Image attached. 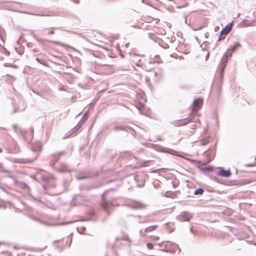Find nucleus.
Masks as SVG:
<instances>
[{"mask_svg":"<svg viewBox=\"0 0 256 256\" xmlns=\"http://www.w3.org/2000/svg\"><path fill=\"white\" fill-rule=\"evenodd\" d=\"M102 202L100 203V206L104 210L106 211L108 214H110V208L118 206L114 200H112L110 201L107 200L104 194H102Z\"/></svg>","mask_w":256,"mask_h":256,"instance_id":"obj_1","label":"nucleus"},{"mask_svg":"<svg viewBox=\"0 0 256 256\" xmlns=\"http://www.w3.org/2000/svg\"><path fill=\"white\" fill-rule=\"evenodd\" d=\"M229 53H230V50H227L226 52L224 54L222 58L220 64V72L219 74L220 76V83L222 84L223 81V77H224V74L223 72L224 70L226 65V64L228 60V58L230 57L229 55Z\"/></svg>","mask_w":256,"mask_h":256,"instance_id":"obj_2","label":"nucleus"},{"mask_svg":"<svg viewBox=\"0 0 256 256\" xmlns=\"http://www.w3.org/2000/svg\"><path fill=\"white\" fill-rule=\"evenodd\" d=\"M202 104V100L201 99H198L194 100L193 105L192 106V112L190 114V116L193 115H196L199 110L200 109Z\"/></svg>","mask_w":256,"mask_h":256,"instance_id":"obj_3","label":"nucleus"},{"mask_svg":"<svg viewBox=\"0 0 256 256\" xmlns=\"http://www.w3.org/2000/svg\"><path fill=\"white\" fill-rule=\"evenodd\" d=\"M232 24H229L226 26L220 32L218 40L220 41L225 38L226 35H227L232 30Z\"/></svg>","mask_w":256,"mask_h":256,"instance_id":"obj_4","label":"nucleus"},{"mask_svg":"<svg viewBox=\"0 0 256 256\" xmlns=\"http://www.w3.org/2000/svg\"><path fill=\"white\" fill-rule=\"evenodd\" d=\"M130 206L131 208L135 209H144L146 206V204L139 202H133Z\"/></svg>","mask_w":256,"mask_h":256,"instance_id":"obj_5","label":"nucleus"},{"mask_svg":"<svg viewBox=\"0 0 256 256\" xmlns=\"http://www.w3.org/2000/svg\"><path fill=\"white\" fill-rule=\"evenodd\" d=\"M231 174V172L230 170H224V169H220L218 172V176L224 178L229 177Z\"/></svg>","mask_w":256,"mask_h":256,"instance_id":"obj_6","label":"nucleus"},{"mask_svg":"<svg viewBox=\"0 0 256 256\" xmlns=\"http://www.w3.org/2000/svg\"><path fill=\"white\" fill-rule=\"evenodd\" d=\"M240 44L237 42L234 45H233L230 49L228 50L230 51V53H229L230 56H231L232 54V52L236 50L238 48H240Z\"/></svg>","mask_w":256,"mask_h":256,"instance_id":"obj_7","label":"nucleus"},{"mask_svg":"<svg viewBox=\"0 0 256 256\" xmlns=\"http://www.w3.org/2000/svg\"><path fill=\"white\" fill-rule=\"evenodd\" d=\"M157 226L156 225L148 226L145 229V232H148L154 230L157 228Z\"/></svg>","mask_w":256,"mask_h":256,"instance_id":"obj_8","label":"nucleus"},{"mask_svg":"<svg viewBox=\"0 0 256 256\" xmlns=\"http://www.w3.org/2000/svg\"><path fill=\"white\" fill-rule=\"evenodd\" d=\"M181 217L183 220L188 221L190 219V216L186 214H184L181 215Z\"/></svg>","mask_w":256,"mask_h":256,"instance_id":"obj_9","label":"nucleus"},{"mask_svg":"<svg viewBox=\"0 0 256 256\" xmlns=\"http://www.w3.org/2000/svg\"><path fill=\"white\" fill-rule=\"evenodd\" d=\"M56 29V28H50L48 30V32H47L46 34L48 35H52V34H55V30Z\"/></svg>","mask_w":256,"mask_h":256,"instance_id":"obj_10","label":"nucleus"},{"mask_svg":"<svg viewBox=\"0 0 256 256\" xmlns=\"http://www.w3.org/2000/svg\"><path fill=\"white\" fill-rule=\"evenodd\" d=\"M36 60L40 64H42L44 66H48V63L46 62V61L43 60H41L40 58H36Z\"/></svg>","mask_w":256,"mask_h":256,"instance_id":"obj_11","label":"nucleus"},{"mask_svg":"<svg viewBox=\"0 0 256 256\" xmlns=\"http://www.w3.org/2000/svg\"><path fill=\"white\" fill-rule=\"evenodd\" d=\"M204 190L202 188H199L194 192L195 194H203Z\"/></svg>","mask_w":256,"mask_h":256,"instance_id":"obj_12","label":"nucleus"},{"mask_svg":"<svg viewBox=\"0 0 256 256\" xmlns=\"http://www.w3.org/2000/svg\"><path fill=\"white\" fill-rule=\"evenodd\" d=\"M4 52V48L0 46V60H3L2 54Z\"/></svg>","mask_w":256,"mask_h":256,"instance_id":"obj_13","label":"nucleus"},{"mask_svg":"<svg viewBox=\"0 0 256 256\" xmlns=\"http://www.w3.org/2000/svg\"><path fill=\"white\" fill-rule=\"evenodd\" d=\"M62 154L60 153V154H56L54 156L55 158V161H54V163L53 164V165H54L55 162L58 160L60 158V155H62Z\"/></svg>","mask_w":256,"mask_h":256,"instance_id":"obj_14","label":"nucleus"},{"mask_svg":"<svg viewBox=\"0 0 256 256\" xmlns=\"http://www.w3.org/2000/svg\"><path fill=\"white\" fill-rule=\"evenodd\" d=\"M147 247L149 250H152L154 248V246H153L152 244L151 243H148Z\"/></svg>","mask_w":256,"mask_h":256,"instance_id":"obj_15","label":"nucleus"},{"mask_svg":"<svg viewBox=\"0 0 256 256\" xmlns=\"http://www.w3.org/2000/svg\"><path fill=\"white\" fill-rule=\"evenodd\" d=\"M104 67H106L110 70H112V65H105V66H104Z\"/></svg>","mask_w":256,"mask_h":256,"instance_id":"obj_16","label":"nucleus"},{"mask_svg":"<svg viewBox=\"0 0 256 256\" xmlns=\"http://www.w3.org/2000/svg\"><path fill=\"white\" fill-rule=\"evenodd\" d=\"M4 66H10V67H13V68H15L16 66H13L9 64H8V63H6L4 64Z\"/></svg>","mask_w":256,"mask_h":256,"instance_id":"obj_17","label":"nucleus"},{"mask_svg":"<svg viewBox=\"0 0 256 256\" xmlns=\"http://www.w3.org/2000/svg\"><path fill=\"white\" fill-rule=\"evenodd\" d=\"M74 2L75 3L78 4L79 2V0H74Z\"/></svg>","mask_w":256,"mask_h":256,"instance_id":"obj_18","label":"nucleus"},{"mask_svg":"<svg viewBox=\"0 0 256 256\" xmlns=\"http://www.w3.org/2000/svg\"><path fill=\"white\" fill-rule=\"evenodd\" d=\"M22 184H23L24 187H26L27 186L26 184H25V183H24Z\"/></svg>","mask_w":256,"mask_h":256,"instance_id":"obj_19","label":"nucleus"},{"mask_svg":"<svg viewBox=\"0 0 256 256\" xmlns=\"http://www.w3.org/2000/svg\"><path fill=\"white\" fill-rule=\"evenodd\" d=\"M206 170H212L211 168H207Z\"/></svg>","mask_w":256,"mask_h":256,"instance_id":"obj_20","label":"nucleus"},{"mask_svg":"<svg viewBox=\"0 0 256 256\" xmlns=\"http://www.w3.org/2000/svg\"><path fill=\"white\" fill-rule=\"evenodd\" d=\"M2 150L0 148V152H2Z\"/></svg>","mask_w":256,"mask_h":256,"instance_id":"obj_21","label":"nucleus"},{"mask_svg":"<svg viewBox=\"0 0 256 256\" xmlns=\"http://www.w3.org/2000/svg\"><path fill=\"white\" fill-rule=\"evenodd\" d=\"M0 168H1V164H0Z\"/></svg>","mask_w":256,"mask_h":256,"instance_id":"obj_22","label":"nucleus"}]
</instances>
